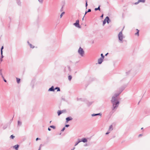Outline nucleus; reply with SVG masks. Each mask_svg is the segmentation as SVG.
Listing matches in <instances>:
<instances>
[{"instance_id":"obj_1","label":"nucleus","mask_w":150,"mask_h":150,"mask_svg":"<svg viewBox=\"0 0 150 150\" xmlns=\"http://www.w3.org/2000/svg\"><path fill=\"white\" fill-rule=\"evenodd\" d=\"M111 101L112 105V110H115L119 106L120 103L118 99L115 100V99L113 98H112Z\"/></svg>"},{"instance_id":"obj_2","label":"nucleus","mask_w":150,"mask_h":150,"mask_svg":"<svg viewBox=\"0 0 150 150\" xmlns=\"http://www.w3.org/2000/svg\"><path fill=\"white\" fill-rule=\"evenodd\" d=\"M123 30V29L119 32L118 35V38L119 40L122 42L123 39V35L122 33V31Z\"/></svg>"},{"instance_id":"obj_3","label":"nucleus","mask_w":150,"mask_h":150,"mask_svg":"<svg viewBox=\"0 0 150 150\" xmlns=\"http://www.w3.org/2000/svg\"><path fill=\"white\" fill-rule=\"evenodd\" d=\"M79 54L80 55L81 57H83L84 54V51L83 49L80 47L78 50Z\"/></svg>"},{"instance_id":"obj_4","label":"nucleus","mask_w":150,"mask_h":150,"mask_svg":"<svg viewBox=\"0 0 150 150\" xmlns=\"http://www.w3.org/2000/svg\"><path fill=\"white\" fill-rule=\"evenodd\" d=\"M74 25L76 27H78V28H81V27L79 24V21L78 20L76 21V23L74 24Z\"/></svg>"},{"instance_id":"obj_5","label":"nucleus","mask_w":150,"mask_h":150,"mask_svg":"<svg viewBox=\"0 0 150 150\" xmlns=\"http://www.w3.org/2000/svg\"><path fill=\"white\" fill-rule=\"evenodd\" d=\"M120 93H120H115L114 96L112 97V98H114L115 99V100L117 99V96H119Z\"/></svg>"},{"instance_id":"obj_6","label":"nucleus","mask_w":150,"mask_h":150,"mask_svg":"<svg viewBox=\"0 0 150 150\" xmlns=\"http://www.w3.org/2000/svg\"><path fill=\"white\" fill-rule=\"evenodd\" d=\"M71 69L69 66H67L65 68L64 71L65 72H68V71H70Z\"/></svg>"},{"instance_id":"obj_7","label":"nucleus","mask_w":150,"mask_h":150,"mask_svg":"<svg viewBox=\"0 0 150 150\" xmlns=\"http://www.w3.org/2000/svg\"><path fill=\"white\" fill-rule=\"evenodd\" d=\"M66 111L65 110H62L58 111L57 112L58 115L59 116L63 112H66Z\"/></svg>"},{"instance_id":"obj_8","label":"nucleus","mask_w":150,"mask_h":150,"mask_svg":"<svg viewBox=\"0 0 150 150\" xmlns=\"http://www.w3.org/2000/svg\"><path fill=\"white\" fill-rule=\"evenodd\" d=\"M72 119V118L71 117H68L66 118V123H67L69 121L71 120Z\"/></svg>"},{"instance_id":"obj_9","label":"nucleus","mask_w":150,"mask_h":150,"mask_svg":"<svg viewBox=\"0 0 150 150\" xmlns=\"http://www.w3.org/2000/svg\"><path fill=\"white\" fill-rule=\"evenodd\" d=\"M103 61V59L102 58H100L98 59V64H101Z\"/></svg>"},{"instance_id":"obj_10","label":"nucleus","mask_w":150,"mask_h":150,"mask_svg":"<svg viewBox=\"0 0 150 150\" xmlns=\"http://www.w3.org/2000/svg\"><path fill=\"white\" fill-rule=\"evenodd\" d=\"M55 90V88H54L53 86H52L51 88L48 89V91H54Z\"/></svg>"},{"instance_id":"obj_11","label":"nucleus","mask_w":150,"mask_h":150,"mask_svg":"<svg viewBox=\"0 0 150 150\" xmlns=\"http://www.w3.org/2000/svg\"><path fill=\"white\" fill-rule=\"evenodd\" d=\"M80 141H81V142H82L84 143H85L87 142V140L86 138H82L81 140H80Z\"/></svg>"},{"instance_id":"obj_12","label":"nucleus","mask_w":150,"mask_h":150,"mask_svg":"<svg viewBox=\"0 0 150 150\" xmlns=\"http://www.w3.org/2000/svg\"><path fill=\"white\" fill-rule=\"evenodd\" d=\"M102 115L101 113H97V114H92L91 115L92 116H96L97 115Z\"/></svg>"},{"instance_id":"obj_13","label":"nucleus","mask_w":150,"mask_h":150,"mask_svg":"<svg viewBox=\"0 0 150 150\" xmlns=\"http://www.w3.org/2000/svg\"><path fill=\"white\" fill-rule=\"evenodd\" d=\"M106 19V21L108 23H109V21H110V19L108 16H107L105 18Z\"/></svg>"},{"instance_id":"obj_14","label":"nucleus","mask_w":150,"mask_h":150,"mask_svg":"<svg viewBox=\"0 0 150 150\" xmlns=\"http://www.w3.org/2000/svg\"><path fill=\"white\" fill-rule=\"evenodd\" d=\"M100 5H99V6L98 7V8H95V9H94V10L95 11H97V10H99V11H100Z\"/></svg>"},{"instance_id":"obj_15","label":"nucleus","mask_w":150,"mask_h":150,"mask_svg":"<svg viewBox=\"0 0 150 150\" xmlns=\"http://www.w3.org/2000/svg\"><path fill=\"white\" fill-rule=\"evenodd\" d=\"M113 130V127L112 125H111L109 127V130L111 131Z\"/></svg>"},{"instance_id":"obj_16","label":"nucleus","mask_w":150,"mask_h":150,"mask_svg":"<svg viewBox=\"0 0 150 150\" xmlns=\"http://www.w3.org/2000/svg\"><path fill=\"white\" fill-rule=\"evenodd\" d=\"M78 141L75 144V146H76L77 145H78V144L80 143V142H81V141H80V140L79 139H78Z\"/></svg>"},{"instance_id":"obj_17","label":"nucleus","mask_w":150,"mask_h":150,"mask_svg":"<svg viewBox=\"0 0 150 150\" xmlns=\"http://www.w3.org/2000/svg\"><path fill=\"white\" fill-rule=\"evenodd\" d=\"M28 44L30 45V48H34V46H33L28 41Z\"/></svg>"},{"instance_id":"obj_18","label":"nucleus","mask_w":150,"mask_h":150,"mask_svg":"<svg viewBox=\"0 0 150 150\" xmlns=\"http://www.w3.org/2000/svg\"><path fill=\"white\" fill-rule=\"evenodd\" d=\"M19 147V145L18 144L14 146V148L16 149H18Z\"/></svg>"},{"instance_id":"obj_19","label":"nucleus","mask_w":150,"mask_h":150,"mask_svg":"<svg viewBox=\"0 0 150 150\" xmlns=\"http://www.w3.org/2000/svg\"><path fill=\"white\" fill-rule=\"evenodd\" d=\"M0 74L1 76V77L2 78H4V76L2 74V69H0Z\"/></svg>"},{"instance_id":"obj_20","label":"nucleus","mask_w":150,"mask_h":150,"mask_svg":"<svg viewBox=\"0 0 150 150\" xmlns=\"http://www.w3.org/2000/svg\"><path fill=\"white\" fill-rule=\"evenodd\" d=\"M56 89H57V91H60V88H59V87H56L55 88V90H56Z\"/></svg>"},{"instance_id":"obj_21","label":"nucleus","mask_w":150,"mask_h":150,"mask_svg":"<svg viewBox=\"0 0 150 150\" xmlns=\"http://www.w3.org/2000/svg\"><path fill=\"white\" fill-rule=\"evenodd\" d=\"M16 80H17V82L18 83H19L20 81V79L18 78H16Z\"/></svg>"},{"instance_id":"obj_22","label":"nucleus","mask_w":150,"mask_h":150,"mask_svg":"<svg viewBox=\"0 0 150 150\" xmlns=\"http://www.w3.org/2000/svg\"><path fill=\"white\" fill-rule=\"evenodd\" d=\"M137 33H135V35H137L138 36H139V30L138 29H137Z\"/></svg>"},{"instance_id":"obj_23","label":"nucleus","mask_w":150,"mask_h":150,"mask_svg":"<svg viewBox=\"0 0 150 150\" xmlns=\"http://www.w3.org/2000/svg\"><path fill=\"white\" fill-rule=\"evenodd\" d=\"M72 76L71 75H69L68 76V79L69 81H71L72 79Z\"/></svg>"},{"instance_id":"obj_24","label":"nucleus","mask_w":150,"mask_h":150,"mask_svg":"<svg viewBox=\"0 0 150 150\" xmlns=\"http://www.w3.org/2000/svg\"><path fill=\"white\" fill-rule=\"evenodd\" d=\"M21 124H22V122H21L19 121H18V125H21Z\"/></svg>"},{"instance_id":"obj_25","label":"nucleus","mask_w":150,"mask_h":150,"mask_svg":"<svg viewBox=\"0 0 150 150\" xmlns=\"http://www.w3.org/2000/svg\"><path fill=\"white\" fill-rule=\"evenodd\" d=\"M106 19H105L103 22V25H104L106 23Z\"/></svg>"},{"instance_id":"obj_26","label":"nucleus","mask_w":150,"mask_h":150,"mask_svg":"<svg viewBox=\"0 0 150 150\" xmlns=\"http://www.w3.org/2000/svg\"><path fill=\"white\" fill-rule=\"evenodd\" d=\"M145 1V0H139V2H142L144 3Z\"/></svg>"},{"instance_id":"obj_27","label":"nucleus","mask_w":150,"mask_h":150,"mask_svg":"<svg viewBox=\"0 0 150 150\" xmlns=\"http://www.w3.org/2000/svg\"><path fill=\"white\" fill-rule=\"evenodd\" d=\"M17 3L18 5H21V3L20 1V0H17Z\"/></svg>"},{"instance_id":"obj_28","label":"nucleus","mask_w":150,"mask_h":150,"mask_svg":"<svg viewBox=\"0 0 150 150\" xmlns=\"http://www.w3.org/2000/svg\"><path fill=\"white\" fill-rule=\"evenodd\" d=\"M50 127L54 129H55V126H53V125H51L50 126Z\"/></svg>"},{"instance_id":"obj_29","label":"nucleus","mask_w":150,"mask_h":150,"mask_svg":"<svg viewBox=\"0 0 150 150\" xmlns=\"http://www.w3.org/2000/svg\"><path fill=\"white\" fill-rule=\"evenodd\" d=\"M86 4H85V6H86V8H87V6H88L87 0H86Z\"/></svg>"},{"instance_id":"obj_30","label":"nucleus","mask_w":150,"mask_h":150,"mask_svg":"<svg viewBox=\"0 0 150 150\" xmlns=\"http://www.w3.org/2000/svg\"><path fill=\"white\" fill-rule=\"evenodd\" d=\"M64 13H65V12H62V13L60 15V18H61L63 16V14H64Z\"/></svg>"},{"instance_id":"obj_31","label":"nucleus","mask_w":150,"mask_h":150,"mask_svg":"<svg viewBox=\"0 0 150 150\" xmlns=\"http://www.w3.org/2000/svg\"><path fill=\"white\" fill-rule=\"evenodd\" d=\"M92 104V102H89L88 103H87V104L88 106H90Z\"/></svg>"},{"instance_id":"obj_32","label":"nucleus","mask_w":150,"mask_h":150,"mask_svg":"<svg viewBox=\"0 0 150 150\" xmlns=\"http://www.w3.org/2000/svg\"><path fill=\"white\" fill-rule=\"evenodd\" d=\"M15 137L13 135H11L10 137V138L12 139H13Z\"/></svg>"},{"instance_id":"obj_33","label":"nucleus","mask_w":150,"mask_h":150,"mask_svg":"<svg viewBox=\"0 0 150 150\" xmlns=\"http://www.w3.org/2000/svg\"><path fill=\"white\" fill-rule=\"evenodd\" d=\"M101 58H102L103 59L104 58V56L103 55V54H101Z\"/></svg>"},{"instance_id":"obj_34","label":"nucleus","mask_w":150,"mask_h":150,"mask_svg":"<svg viewBox=\"0 0 150 150\" xmlns=\"http://www.w3.org/2000/svg\"><path fill=\"white\" fill-rule=\"evenodd\" d=\"M4 49V47L3 46H2L1 48V52H3V51H2V50H3V49Z\"/></svg>"},{"instance_id":"obj_35","label":"nucleus","mask_w":150,"mask_h":150,"mask_svg":"<svg viewBox=\"0 0 150 150\" xmlns=\"http://www.w3.org/2000/svg\"><path fill=\"white\" fill-rule=\"evenodd\" d=\"M1 58H3L4 57V56L3 55V52H1Z\"/></svg>"},{"instance_id":"obj_36","label":"nucleus","mask_w":150,"mask_h":150,"mask_svg":"<svg viewBox=\"0 0 150 150\" xmlns=\"http://www.w3.org/2000/svg\"><path fill=\"white\" fill-rule=\"evenodd\" d=\"M65 129V127H64L62 128V130H61V132L64 131V130Z\"/></svg>"},{"instance_id":"obj_37","label":"nucleus","mask_w":150,"mask_h":150,"mask_svg":"<svg viewBox=\"0 0 150 150\" xmlns=\"http://www.w3.org/2000/svg\"><path fill=\"white\" fill-rule=\"evenodd\" d=\"M41 145H42L41 144H40V145L39 147V148L38 150H41Z\"/></svg>"},{"instance_id":"obj_38","label":"nucleus","mask_w":150,"mask_h":150,"mask_svg":"<svg viewBox=\"0 0 150 150\" xmlns=\"http://www.w3.org/2000/svg\"><path fill=\"white\" fill-rule=\"evenodd\" d=\"M69 126V125H65V127H68Z\"/></svg>"},{"instance_id":"obj_39","label":"nucleus","mask_w":150,"mask_h":150,"mask_svg":"<svg viewBox=\"0 0 150 150\" xmlns=\"http://www.w3.org/2000/svg\"><path fill=\"white\" fill-rule=\"evenodd\" d=\"M3 61V59L2 58H1L0 59V63H1V62Z\"/></svg>"},{"instance_id":"obj_40","label":"nucleus","mask_w":150,"mask_h":150,"mask_svg":"<svg viewBox=\"0 0 150 150\" xmlns=\"http://www.w3.org/2000/svg\"><path fill=\"white\" fill-rule=\"evenodd\" d=\"M91 11V10L90 9H88V11H87V12H90Z\"/></svg>"},{"instance_id":"obj_41","label":"nucleus","mask_w":150,"mask_h":150,"mask_svg":"<svg viewBox=\"0 0 150 150\" xmlns=\"http://www.w3.org/2000/svg\"><path fill=\"white\" fill-rule=\"evenodd\" d=\"M142 135H143V134H139V135L138 137H141V136H142Z\"/></svg>"},{"instance_id":"obj_42","label":"nucleus","mask_w":150,"mask_h":150,"mask_svg":"<svg viewBox=\"0 0 150 150\" xmlns=\"http://www.w3.org/2000/svg\"><path fill=\"white\" fill-rule=\"evenodd\" d=\"M139 3V0L138 1V2H136L135 3V4H138Z\"/></svg>"},{"instance_id":"obj_43","label":"nucleus","mask_w":150,"mask_h":150,"mask_svg":"<svg viewBox=\"0 0 150 150\" xmlns=\"http://www.w3.org/2000/svg\"><path fill=\"white\" fill-rule=\"evenodd\" d=\"M39 139H40L39 138H37L36 139V141H37Z\"/></svg>"},{"instance_id":"obj_44","label":"nucleus","mask_w":150,"mask_h":150,"mask_svg":"<svg viewBox=\"0 0 150 150\" xmlns=\"http://www.w3.org/2000/svg\"><path fill=\"white\" fill-rule=\"evenodd\" d=\"M103 14H102L101 16H100V18H103Z\"/></svg>"},{"instance_id":"obj_45","label":"nucleus","mask_w":150,"mask_h":150,"mask_svg":"<svg viewBox=\"0 0 150 150\" xmlns=\"http://www.w3.org/2000/svg\"><path fill=\"white\" fill-rule=\"evenodd\" d=\"M88 13V12H87V11H86L85 13V14H84V16H85V15L87 14V13Z\"/></svg>"},{"instance_id":"obj_46","label":"nucleus","mask_w":150,"mask_h":150,"mask_svg":"<svg viewBox=\"0 0 150 150\" xmlns=\"http://www.w3.org/2000/svg\"><path fill=\"white\" fill-rule=\"evenodd\" d=\"M48 129V130L49 131H50L51 130V129L50 128V127H49Z\"/></svg>"},{"instance_id":"obj_47","label":"nucleus","mask_w":150,"mask_h":150,"mask_svg":"<svg viewBox=\"0 0 150 150\" xmlns=\"http://www.w3.org/2000/svg\"><path fill=\"white\" fill-rule=\"evenodd\" d=\"M110 133V132H106V133H105V134H106V135L108 134H109Z\"/></svg>"},{"instance_id":"obj_48","label":"nucleus","mask_w":150,"mask_h":150,"mask_svg":"<svg viewBox=\"0 0 150 150\" xmlns=\"http://www.w3.org/2000/svg\"><path fill=\"white\" fill-rule=\"evenodd\" d=\"M40 2H41V3L42 2L43 0H41V1H40L39 0H38Z\"/></svg>"},{"instance_id":"obj_49","label":"nucleus","mask_w":150,"mask_h":150,"mask_svg":"<svg viewBox=\"0 0 150 150\" xmlns=\"http://www.w3.org/2000/svg\"><path fill=\"white\" fill-rule=\"evenodd\" d=\"M62 10H63V7H62L61 8V10H60V11H62Z\"/></svg>"},{"instance_id":"obj_50","label":"nucleus","mask_w":150,"mask_h":150,"mask_svg":"<svg viewBox=\"0 0 150 150\" xmlns=\"http://www.w3.org/2000/svg\"><path fill=\"white\" fill-rule=\"evenodd\" d=\"M4 81L5 82H7V81H6V80L5 79H4Z\"/></svg>"},{"instance_id":"obj_51","label":"nucleus","mask_w":150,"mask_h":150,"mask_svg":"<svg viewBox=\"0 0 150 150\" xmlns=\"http://www.w3.org/2000/svg\"><path fill=\"white\" fill-rule=\"evenodd\" d=\"M75 148V147H74L72 149H71V150H74Z\"/></svg>"},{"instance_id":"obj_52","label":"nucleus","mask_w":150,"mask_h":150,"mask_svg":"<svg viewBox=\"0 0 150 150\" xmlns=\"http://www.w3.org/2000/svg\"><path fill=\"white\" fill-rule=\"evenodd\" d=\"M108 53H106L105 55V56H107L108 54Z\"/></svg>"},{"instance_id":"obj_53","label":"nucleus","mask_w":150,"mask_h":150,"mask_svg":"<svg viewBox=\"0 0 150 150\" xmlns=\"http://www.w3.org/2000/svg\"><path fill=\"white\" fill-rule=\"evenodd\" d=\"M84 16H83V18H82V20H83V18H84Z\"/></svg>"},{"instance_id":"obj_54","label":"nucleus","mask_w":150,"mask_h":150,"mask_svg":"<svg viewBox=\"0 0 150 150\" xmlns=\"http://www.w3.org/2000/svg\"><path fill=\"white\" fill-rule=\"evenodd\" d=\"M3 128H4V129L6 128V127H5V128H4V127Z\"/></svg>"},{"instance_id":"obj_55","label":"nucleus","mask_w":150,"mask_h":150,"mask_svg":"<svg viewBox=\"0 0 150 150\" xmlns=\"http://www.w3.org/2000/svg\"><path fill=\"white\" fill-rule=\"evenodd\" d=\"M143 129V127L141 128V129Z\"/></svg>"},{"instance_id":"obj_56","label":"nucleus","mask_w":150,"mask_h":150,"mask_svg":"<svg viewBox=\"0 0 150 150\" xmlns=\"http://www.w3.org/2000/svg\"><path fill=\"white\" fill-rule=\"evenodd\" d=\"M139 102H140V101H139V102H138V104H139Z\"/></svg>"},{"instance_id":"obj_57","label":"nucleus","mask_w":150,"mask_h":150,"mask_svg":"<svg viewBox=\"0 0 150 150\" xmlns=\"http://www.w3.org/2000/svg\"><path fill=\"white\" fill-rule=\"evenodd\" d=\"M3 78V80H4V79H4V78Z\"/></svg>"},{"instance_id":"obj_58","label":"nucleus","mask_w":150,"mask_h":150,"mask_svg":"<svg viewBox=\"0 0 150 150\" xmlns=\"http://www.w3.org/2000/svg\"><path fill=\"white\" fill-rule=\"evenodd\" d=\"M52 122V121H50V123H51V122Z\"/></svg>"},{"instance_id":"obj_59","label":"nucleus","mask_w":150,"mask_h":150,"mask_svg":"<svg viewBox=\"0 0 150 150\" xmlns=\"http://www.w3.org/2000/svg\"><path fill=\"white\" fill-rule=\"evenodd\" d=\"M16 150H18V149H17Z\"/></svg>"}]
</instances>
